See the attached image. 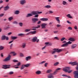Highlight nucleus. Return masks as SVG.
Instances as JSON below:
<instances>
[{"label":"nucleus","mask_w":78,"mask_h":78,"mask_svg":"<svg viewBox=\"0 0 78 78\" xmlns=\"http://www.w3.org/2000/svg\"><path fill=\"white\" fill-rule=\"evenodd\" d=\"M61 69L60 68H58L56 69L55 70V71L53 72V73H50L49 74L48 76V78H54V76H53V75H56L57 73H58V72L59 70H60Z\"/></svg>","instance_id":"f257e3e1"},{"label":"nucleus","mask_w":78,"mask_h":78,"mask_svg":"<svg viewBox=\"0 0 78 78\" xmlns=\"http://www.w3.org/2000/svg\"><path fill=\"white\" fill-rule=\"evenodd\" d=\"M11 53L13 54V56H16L17 55V53H15V52H11L8 55V56L5 58V59L3 60V61L4 62H6L7 61H10V59H11V56L10 55L11 54Z\"/></svg>","instance_id":"f03ea898"},{"label":"nucleus","mask_w":78,"mask_h":78,"mask_svg":"<svg viewBox=\"0 0 78 78\" xmlns=\"http://www.w3.org/2000/svg\"><path fill=\"white\" fill-rule=\"evenodd\" d=\"M53 50H55V51H53L52 53V54H54V53H60L61 51H65L66 50V49L63 48V49H59L58 48L56 49V48H54L53 49Z\"/></svg>","instance_id":"7ed1b4c3"},{"label":"nucleus","mask_w":78,"mask_h":78,"mask_svg":"<svg viewBox=\"0 0 78 78\" xmlns=\"http://www.w3.org/2000/svg\"><path fill=\"white\" fill-rule=\"evenodd\" d=\"M69 64H71V66H76L77 65V66L76 67V69L77 70H78V64L76 62H70L69 63Z\"/></svg>","instance_id":"20e7f679"},{"label":"nucleus","mask_w":78,"mask_h":78,"mask_svg":"<svg viewBox=\"0 0 78 78\" xmlns=\"http://www.w3.org/2000/svg\"><path fill=\"white\" fill-rule=\"evenodd\" d=\"M30 66V64L28 63L26 65H22L20 69V70H23L25 67H28L29 66Z\"/></svg>","instance_id":"39448f33"},{"label":"nucleus","mask_w":78,"mask_h":78,"mask_svg":"<svg viewBox=\"0 0 78 78\" xmlns=\"http://www.w3.org/2000/svg\"><path fill=\"white\" fill-rule=\"evenodd\" d=\"M42 12H39V11H33L32 12V14L33 15H36V14H42Z\"/></svg>","instance_id":"423d86ee"},{"label":"nucleus","mask_w":78,"mask_h":78,"mask_svg":"<svg viewBox=\"0 0 78 78\" xmlns=\"http://www.w3.org/2000/svg\"><path fill=\"white\" fill-rule=\"evenodd\" d=\"M3 67H2L3 69H10V67H10V66H11V65H3L2 66Z\"/></svg>","instance_id":"0eeeda50"},{"label":"nucleus","mask_w":78,"mask_h":78,"mask_svg":"<svg viewBox=\"0 0 78 78\" xmlns=\"http://www.w3.org/2000/svg\"><path fill=\"white\" fill-rule=\"evenodd\" d=\"M37 37H33V38L32 40V42H39V39H37Z\"/></svg>","instance_id":"6e6552de"},{"label":"nucleus","mask_w":78,"mask_h":78,"mask_svg":"<svg viewBox=\"0 0 78 78\" xmlns=\"http://www.w3.org/2000/svg\"><path fill=\"white\" fill-rule=\"evenodd\" d=\"M27 3L26 0H20V3L21 5H23Z\"/></svg>","instance_id":"1a4fd4ad"},{"label":"nucleus","mask_w":78,"mask_h":78,"mask_svg":"<svg viewBox=\"0 0 78 78\" xmlns=\"http://www.w3.org/2000/svg\"><path fill=\"white\" fill-rule=\"evenodd\" d=\"M74 73L75 74L74 78H78V71H76L74 72Z\"/></svg>","instance_id":"9d476101"},{"label":"nucleus","mask_w":78,"mask_h":78,"mask_svg":"<svg viewBox=\"0 0 78 78\" xmlns=\"http://www.w3.org/2000/svg\"><path fill=\"white\" fill-rule=\"evenodd\" d=\"M70 67H66V69L63 68V70L65 72H67L70 70Z\"/></svg>","instance_id":"9b49d317"},{"label":"nucleus","mask_w":78,"mask_h":78,"mask_svg":"<svg viewBox=\"0 0 78 78\" xmlns=\"http://www.w3.org/2000/svg\"><path fill=\"white\" fill-rule=\"evenodd\" d=\"M32 23H36V22L38 21V18H33L32 19Z\"/></svg>","instance_id":"f8f14e48"},{"label":"nucleus","mask_w":78,"mask_h":78,"mask_svg":"<svg viewBox=\"0 0 78 78\" xmlns=\"http://www.w3.org/2000/svg\"><path fill=\"white\" fill-rule=\"evenodd\" d=\"M31 59V56H30L26 57L25 58V59L26 61H28L30 60Z\"/></svg>","instance_id":"ddd939ff"},{"label":"nucleus","mask_w":78,"mask_h":78,"mask_svg":"<svg viewBox=\"0 0 78 78\" xmlns=\"http://www.w3.org/2000/svg\"><path fill=\"white\" fill-rule=\"evenodd\" d=\"M47 25L46 23H43L41 24V27H42L41 28H46V25Z\"/></svg>","instance_id":"4468645a"},{"label":"nucleus","mask_w":78,"mask_h":78,"mask_svg":"<svg viewBox=\"0 0 78 78\" xmlns=\"http://www.w3.org/2000/svg\"><path fill=\"white\" fill-rule=\"evenodd\" d=\"M33 14H32V12H31V13H28L27 14L26 16L27 17H31V16H33Z\"/></svg>","instance_id":"2eb2a0df"},{"label":"nucleus","mask_w":78,"mask_h":78,"mask_svg":"<svg viewBox=\"0 0 78 78\" xmlns=\"http://www.w3.org/2000/svg\"><path fill=\"white\" fill-rule=\"evenodd\" d=\"M21 47L22 48H25L26 47V43H22Z\"/></svg>","instance_id":"dca6fc26"},{"label":"nucleus","mask_w":78,"mask_h":78,"mask_svg":"<svg viewBox=\"0 0 78 78\" xmlns=\"http://www.w3.org/2000/svg\"><path fill=\"white\" fill-rule=\"evenodd\" d=\"M40 20H42V21H48V19L47 18H42L40 19Z\"/></svg>","instance_id":"f3484780"},{"label":"nucleus","mask_w":78,"mask_h":78,"mask_svg":"<svg viewBox=\"0 0 78 78\" xmlns=\"http://www.w3.org/2000/svg\"><path fill=\"white\" fill-rule=\"evenodd\" d=\"M9 9V7L8 6V5H7L4 7V11H7V10H8Z\"/></svg>","instance_id":"a211bd4d"},{"label":"nucleus","mask_w":78,"mask_h":78,"mask_svg":"<svg viewBox=\"0 0 78 78\" xmlns=\"http://www.w3.org/2000/svg\"><path fill=\"white\" fill-rule=\"evenodd\" d=\"M69 41H71V42H74V41H75V39L72 38H70L68 39Z\"/></svg>","instance_id":"6ab92c4d"},{"label":"nucleus","mask_w":78,"mask_h":78,"mask_svg":"<svg viewBox=\"0 0 78 78\" xmlns=\"http://www.w3.org/2000/svg\"><path fill=\"white\" fill-rule=\"evenodd\" d=\"M66 17H68V18H69V19H72L73 17L71 15H70V14H68L66 15Z\"/></svg>","instance_id":"aec40b11"},{"label":"nucleus","mask_w":78,"mask_h":78,"mask_svg":"<svg viewBox=\"0 0 78 78\" xmlns=\"http://www.w3.org/2000/svg\"><path fill=\"white\" fill-rule=\"evenodd\" d=\"M55 18L56 20L57 21L58 23L59 24H60V20H59V17H55Z\"/></svg>","instance_id":"412c9836"},{"label":"nucleus","mask_w":78,"mask_h":78,"mask_svg":"<svg viewBox=\"0 0 78 78\" xmlns=\"http://www.w3.org/2000/svg\"><path fill=\"white\" fill-rule=\"evenodd\" d=\"M20 13V11L19 10H16L14 12V14H19Z\"/></svg>","instance_id":"4be33fe9"},{"label":"nucleus","mask_w":78,"mask_h":78,"mask_svg":"<svg viewBox=\"0 0 78 78\" xmlns=\"http://www.w3.org/2000/svg\"><path fill=\"white\" fill-rule=\"evenodd\" d=\"M11 38L12 40H15V39H17V37L11 36Z\"/></svg>","instance_id":"5701e85b"},{"label":"nucleus","mask_w":78,"mask_h":78,"mask_svg":"<svg viewBox=\"0 0 78 78\" xmlns=\"http://www.w3.org/2000/svg\"><path fill=\"white\" fill-rule=\"evenodd\" d=\"M5 39H6V36L5 35H2L1 37V40L3 41V40H5Z\"/></svg>","instance_id":"b1692460"},{"label":"nucleus","mask_w":78,"mask_h":78,"mask_svg":"<svg viewBox=\"0 0 78 78\" xmlns=\"http://www.w3.org/2000/svg\"><path fill=\"white\" fill-rule=\"evenodd\" d=\"M7 27H4V30H8V29H9V28H10V27H9V25H7Z\"/></svg>","instance_id":"393cba45"},{"label":"nucleus","mask_w":78,"mask_h":78,"mask_svg":"<svg viewBox=\"0 0 78 78\" xmlns=\"http://www.w3.org/2000/svg\"><path fill=\"white\" fill-rule=\"evenodd\" d=\"M76 47V44H73L71 46V49H73V48H75V47Z\"/></svg>","instance_id":"a878e982"},{"label":"nucleus","mask_w":78,"mask_h":78,"mask_svg":"<svg viewBox=\"0 0 78 78\" xmlns=\"http://www.w3.org/2000/svg\"><path fill=\"white\" fill-rule=\"evenodd\" d=\"M44 8H48V9L51 8V6L50 5H47L46 6H44Z\"/></svg>","instance_id":"bb28decb"},{"label":"nucleus","mask_w":78,"mask_h":78,"mask_svg":"<svg viewBox=\"0 0 78 78\" xmlns=\"http://www.w3.org/2000/svg\"><path fill=\"white\" fill-rule=\"evenodd\" d=\"M68 46V44L67 43L64 44H63V45H62L61 47H67V46Z\"/></svg>","instance_id":"cd10ccee"},{"label":"nucleus","mask_w":78,"mask_h":78,"mask_svg":"<svg viewBox=\"0 0 78 78\" xmlns=\"http://www.w3.org/2000/svg\"><path fill=\"white\" fill-rule=\"evenodd\" d=\"M36 74H37V75H39L40 74H41V71H37L36 72Z\"/></svg>","instance_id":"c85d7f7f"},{"label":"nucleus","mask_w":78,"mask_h":78,"mask_svg":"<svg viewBox=\"0 0 78 78\" xmlns=\"http://www.w3.org/2000/svg\"><path fill=\"white\" fill-rule=\"evenodd\" d=\"M8 20L9 21H11L12 20H13V17L11 16V17H9L8 18Z\"/></svg>","instance_id":"c756f323"},{"label":"nucleus","mask_w":78,"mask_h":78,"mask_svg":"<svg viewBox=\"0 0 78 78\" xmlns=\"http://www.w3.org/2000/svg\"><path fill=\"white\" fill-rule=\"evenodd\" d=\"M30 33L32 34H34L36 33V31H31L30 32Z\"/></svg>","instance_id":"7c9ffc66"},{"label":"nucleus","mask_w":78,"mask_h":78,"mask_svg":"<svg viewBox=\"0 0 78 78\" xmlns=\"http://www.w3.org/2000/svg\"><path fill=\"white\" fill-rule=\"evenodd\" d=\"M51 71H52L51 69L48 70L46 71V73H51Z\"/></svg>","instance_id":"2f4dec72"},{"label":"nucleus","mask_w":78,"mask_h":78,"mask_svg":"<svg viewBox=\"0 0 78 78\" xmlns=\"http://www.w3.org/2000/svg\"><path fill=\"white\" fill-rule=\"evenodd\" d=\"M4 47L2 46H0V50H3L4 49Z\"/></svg>","instance_id":"473e14b6"},{"label":"nucleus","mask_w":78,"mask_h":78,"mask_svg":"<svg viewBox=\"0 0 78 78\" xmlns=\"http://www.w3.org/2000/svg\"><path fill=\"white\" fill-rule=\"evenodd\" d=\"M59 64V62H56L54 64V66H57V65H58Z\"/></svg>","instance_id":"72a5a7b5"},{"label":"nucleus","mask_w":78,"mask_h":78,"mask_svg":"<svg viewBox=\"0 0 78 78\" xmlns=\"http://www.w3.org/2000/svg\"><path fill=\"white\" fill-rule=\"evenodd\" d=\"M31 31V29H26L24 31L25 32H29V31Z\"/></svg>","instance_id":"f704fd0d"},{"label":"nucleus","mask_w":78,"mask_h":78,"mask_svg":"<svg viewBox=\"0 0 78 78\" xmlns=\"http://www.w3.org/2000/svg\"><path fill=\"white\" fill-rule=\"evenodd\" d=\"M45 62H46V61H43L39 63V64H40H40H44V63H45Z\"/></svg>","instance_id":"c9c22d12"},{"label":"nucleus","mask_w":78,"mask_h":78,"mask_svg":"<svg viewBox=\"0 0 78 78\" xmlns=\"http://www.w3.org/2000/svg\"><path fill=\"white\" fill-rule=\"evenodd\" d=\"M66 39V38L65 37H62L60 40L62 42V41H64Z\"/></svg>","instance_id":"e433bc0d"},{"label":"nucleus","mask_w":78,"mask_h":78,"mask_svg":"<svg viewBox=\"0 0 78 78\" xmlns=\"http://www.w3.org/2000/svg\"><path fill=\"white\" fill-rule=\"evenodd\" d=\"M62 4L63 5H66L67 4V2L65 1H63L62 2Z\"/></svg>","instance_id":"4c0bfd02"},{"label":"nucleus","mask_w":78,"mask_h":78,"mask_svg":"<svg viewBox=\"0 0 78 78\" xmlns=\"http://www.w3.org/2000/svg\"><path fill=\"white\" fill-rule=\"evenodd\" d=\"M19 24L20 27L23 26V23H19Z\"/></svg>","instance_id":"58836bf2"},{"label":"nucleus","mask_w":78,"mask_h":78,"mask_svg":"<svg viewBox=\"0 0 78 78\" xmlns=\"http://www.w3.org/2000/svg\"><path fill=\"white\" fill-rule=\"evenodd\" d=\"M55 39H56V40H57L58 41H59V39L58 38V37H54Z\"/></svg>","instance_id":"ea45409f"},{"label":"nucleus","mask_w":78,"mask_h":78,"mask_svg":"<svg viewBox=\"0 0 78 78\" xmlns=\"http://www.w3.org/2000/svg\"><path fill=\"white\" fill-rule=\"evenodd\" d=\"M19 36H24L25 34H18Z\"/></svg>","instance_id":"a19ab883"},{"label":"nucleus","mask_w":78,"mask_h":78,"mask_svg":"<svg viewBox=\"0 0 78 78\" xmlns=\"http://www.w3.org/2000/svg\"><path fill=\"white\" fill-rule=\"evenodd\" d=\"M4 14H5L4 13L0 14V17H3V16H4Z\"/></svg>","instance_id":"79ce46f5"},{"label":"nucleus","mask_w":78,"mask_h":78,"mask_svg":"<svg viewBox=\"0 0 78 78\" xmlns=\"http://www.w3.org/2000/svg\"><path fill=\"white\" fill-rule=\"evenodd\" d=\"M67 43L68 45H69V44H72V42H70V41L67 42Z\"/></svg>","instance_id":"37998d69"},{"label":"nucleus","mask_w":78,"mask_h":78,"mask_svg":"<svg viewBox=\"0 0 78 78\" xmlns=\"http://www.w3.org/2000/svg\"><path fill=\"white\" fill-rule=\"evenodd\" d=\"M68 30H72V28L70 27H69L68 28Z\"/></svg>","instance_id":"c03bdc74"},{"label":"nucleus","mask_w":78,"mask_h":78,"mask_svg":"<svg viewBox=\"0 0 78 78\" xmlns=\"http://www.w3.org/2000/svg\"><path fill=\"white\" fill-rule=\"evenodd\" d=\"M48 63H45L44 64V66H45V67H47V65H48Z\"/></svg>","instance_id":"a18cd8bd"},{"label":"nucleus","mask_w":78,"mask_h":78,"mask_svg":"<svg viewBox=\"0 0 78 78\" xmlns=\"http://www.w3.org/2000/svg\"><path fill=\"white\" fill-rule=\"evenodd\" d=\"M13 24H17V23H18L16 21H14L13 22Z\"/></svg>","instance_id":"49530a36"},{"label":"nucleus","mask_w":78,"mask_h":78,"mask_svg":"<svg viewBox=\"0 0 78 78\" xmlns=\"http://www.w3.org/2000/svg\"><path fill=\"white\" fill-rule=\"evenodd\" d=\"M34 16V17L35 18H37L38 17V16H39V15L38 14H36Z\"/></svg>","instance_id":"de8ad7c7"},{"label":"nucleus","mask_w":78,"mask_h":78,"mask_svg":"<svg viewBox=\"0 0 78 78\" xmlns=\"http://www.w3.org/2000/svg\"><path fill=\"white\" fill-rule=\"evenodd\" d=\"M12 45H13V44H11L10 46V49H11L12 48Z\"/></svg>","instance_id":"09e8293b"},{"label":"nucleus","mask_w":78,"mask_h":78,"mask_svg":"<svg viewBox=\"0 0 78 78\" xmlns=\"http://www.w3.org/2000/svg\"><path fill=\"white\" fill-rule=\"evenodd\" d=\"M20 56H21V57H23L24 55H23V54L20 53Z\"/></svg>","instance_id":"8fccbe9b"},{"label":"nucleus","mask_w":78,"mask_h":78,"mask_svg":"<svg viewBox=\"0 0 78 78\" xmlns=\"http://www.w3.org/2000/svg\"><path fill=\"white\" fill-rule=\"evenodd\" d=\"M20 62H19L18 63L17 65V66H19L20 65Z\"/></svg>","instance_id":"3c124183"},{"label":"nucleus","mask_w":78,"mask_h":78,"mask_svg":"<svg viewBox=\"0 0 78 78\" xmlns=\"http://www.w3.org/2000/svg\"><path fill=\"white\" fill-rule=\"evenodd\" d=\"M13 73H14V72H10L9 73V75H12V74H13Z\"/></svg>","instance_id":"603ef678"},{"label":"nucleus","mask_w":78,"mask_h":78,"mask_svg":"<svg viewBox=\"0 0 78 78\" xmlns=\"http://www.w3.org/2000/svg\"><path fill=\"white\" fill-rule=\"evenodd\" d=\"M41 27V26L40 25H38L37 27H34V28H39Z\"/></svg>","instance_id":"864d4df0"},{"label":"nucleus","mask_w":78,"mask_h":78,"mask_svg":"<svg viewBox=\"0 0 78 78\" xmlns=\"http://www.w3.org/2000/svg\"><path fill=\"white\" fill-rule=\"evenodd\" d=\"M13 62H18V60H13Z\"/></svg>","instance_id":"5fc2aeb1"},{"label":"nucleus","mask_w":78,"mask_h":78,"mask_svg":"<svg viewBox=\"0 0 78 78\" xmlns=\"http://www.w3.org/2000/svg\"><path fill=\"white\" fill-rule=\"evenodd\" d=\"M49 11V14H52V13H53V12H52L51 11Z\"/></svg>","instance_id":"6e6d98bb"},{"label":"nucleus","mask_w":78,"mask_h":78,"mask_svg":"<svg viewBox=\"0 0 78 78\" xmlns=\"http://www.w3.org/2000/svg\"><path fill=\"white\" fill-rule=\"evenodd\" d=\"M72 71H73V70H71L70 71H69L67 72H68V73H71V72H72Z\"/></svg>","instance_id":"4d7b16f0"},{"label":"nucleus","mask_w":78,"mask_h":78,"mask_svg":"<svg viewBox=\"0 0 78 78\" xmlns=\"http://www.w3.org/2000/svg\"><path fill=\"white\" fill-rule=\"evenodd\" d=\"M58 31H54V33H55V34H57V33H58Z\"/></svg>","instance_id":"13d9d810"},{"label":"nucleus","mask_w":78,"mask_h":78,"mask_svg":"<svg viewBox=\"0 0 78 78\" xmlns=\"http://www.w3.org/2000/svg\"><path fill=\"white\" fill-rule=\"evenodd\" d=\"M56 26L57 27H61V25H60V24H57Z\"/></svg>","instance_id":"bf43d9fd"},{"label":"nucleus","mask_w":78,"mask_h":78,"mask_svg":"<svg viewBox=\"0 0 78 78\" xmlns=\"http://www.w3.org/2000/svg\"><path fill=\"white\" fill-rule=\"evenodd\" d=\"M62 76H66V77H67V76L66 74H63L62 75Z\"/></svg>","instance_id":"052dcab7"},{"label":"nucleus","mask_w":78,"mask_h":78,"mask_svg":"<svg viewBox=\"0 0 78 78\" xmlns=\"http://www.w3.org/2000/svg\"><path fill=\"white\" fill-rule=\"evenodd\" d=\"M74 28L75 29V30H77V27L76 26H75L74 27Z\"/></svg>","instance_id":"680f3d73"},{"label":"nucleus","mask_w":78,"mask_h":78,"mask_svg":"<svg viewBox=\"0 0 78 78\" xmlns=\"http://www.w3.org/2000/svg\"><path fill=\"white\" fill-rule=\"evenodd\" d=\"M67 23H69V24H72V23L69 22V21H68V20L67 21Z\"/></svg>","instance_id":"e2e57ef3"},{"label":"nucleus","mask_w":78,"mask_h":78,"mask_svg":"<svg viewBox=\"0 0 78 78\" xmlns=\"http://www.w3.org/2000/svg\"><path fill=\"white\" fill-rule=\"evenodd\" d=\"M31 34V32H30L27 33L26 34V35H29V34Z\"/></svg>","instance_id":"0e129e2a"},{"label":"nucleus","mask_w":78,"mask_h":78,"mask_svg":"<svg viewBox=\"0 0 78 78\" xmlns=\"http://www.w3.org/2000/svg\"><path fill=\"white\" fill-rule=\"evenodd\" d=\"M41 23V21H39L37 23V24H40Z\"/></svg>","instance_id":"69168bd1"},{"label":"nucleus","mask_w":78,"mask_h":78,"mask_svg":"<svg viewBox=\"0 0 78 78\" xmlns=\"http://www.w3.org/2000/svg\"><path fill=\"white\" fill-rule=\"evenodd\" d=\"M40 53H37V54H36V56H38L39 55H40Z\"/></svg>","instance_id":"338daca9"},{"label":"nucleus","mask_w":78,"mask_h":78,"mask_svg":"<svg viewBox=\"0 0 78 78\" xmlns=\"http://www.w3.org/2000/svg\"><path fill=\"white\" fill-rule=\"evenodd\" d=\"M13 41H14V40H12L10 41L9 42V44H11V43H12V42H13Z\"/></svg>","instance_id":"774afa93"}]
</instances>
